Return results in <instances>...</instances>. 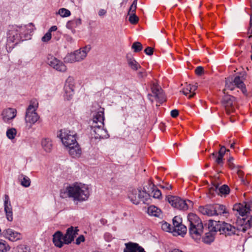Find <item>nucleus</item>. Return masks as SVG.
<instances>
[{"mask_svg":"<svg viewBox=\"0 0 252 252\" xmlns=\"http://www.w3.org/2000/svg\"><path fill=\"white\" fill-rule=\"evenodd\" d=\"M90 195L89 189L87 185L75 183L61 190L60 196L63 198L67 197L72 198L74 201H83L87 200Z\"/></svg>","mask_w":252,"mask_h":252,"instance_id":"obj_2","label":"nucleus"},{"mask_svg":"<svg viewBox=\"0 0 252 252\" xmlns=\"http://www.w3.org/2000/svg\"><path fill=\"white\" fill-rule=\"evenodd\" d=\"M23 177L21 181V185L25 187H29L31 184L30 178L26 176L22 175Z\"/></svg>","mask_w":252,"mask_h":252,"instance_id":"obj_42","label":"nucleus"},{"mask_svg":"<svg viewBox=\"0 0 252 252\" xmlns=\"http://www.w3.org/2000/svg\"><path fill=\"white\" fill-rule=\"evenodd\" d=\"M141 69L137 72V76L139 78H143L147 76V73L145 70L141 68Z\"/></svg>","mask_w":252,"mask_h":252,"instance_id":"obj_49","label":"nucleus"},{"mask_svg":"<svg viewBox=\"0 0 252 252\" xmlns=\"http://www.w3.org/2000/svg\"><path fill=\"white\" fill-rule=\"evenodd\" d=\"M226 152H229V150H226L224 146H222L218 152L213 153L210 158L214 159L216 165L222 166L223 164V156Z\"/></svg>","mask_w":252,"mask_h":252,"instance_id":"obj_15","label":"nucleus"},{"mask_svg":"<svg viewBox=\"0 0 252 252\" xmlns=\"http://www.w3.org/2000/svg\"><path fill=\"white\" fill-rule=\"evenodd\" d=\"M127 58L128 66L133 70H138L141 68V66L133 58Z\"/></svg>","mask_w":252,"mask_h":252,"instance_id":"obj_34","label":"nucleus"},{"mask_svg":"<svg viewBox=\"0 0 252 252\" xmlns=\"http://www.w3.org/2000/svg\"><path fill=\"white\" fill-rule=\"evenodd\" d=\"M182 218H180L179 216H175L173 219V226L172 229L173 231L174 230V228H176L178 227H179V226L180 225V224H182Z\"/></svg>","mask_w":252,"mask_h":252,"instance_id":"obj_38","label":"nucleus"},{"mask_svg":"<svg viewBox=\"0 0 252 252\" xmlns=\"http://www.w3.org/2000/svg\"><path fill=\"white\" fill-rule=\"evenodd\" d=\"M129 21L132 24H136L139 20L138 17L135 15V14H129Z\"/></svg>","mask_w":252,"mask_h":252,"instance_id":"obj_43","label":"nucleus"},{"mask_svg":"<svg viewBox=\"0 0 252 252\" xmlns=\"http://www.w3.org/2000/svg\"><path fill=\"white\" fill-rule=\"evenodd\" d=\"M137 0H134L132 4L131 5L130 7H129V11H128V14H135V11L136 9V5H137Z\"/></svg>","mask_w":252,"mask_h":252,"instance_id":"obj_44","label":"nucleus"},{"mask_svg":"<svg viewBox=\"0 0 252 252\" xmlns=\"http://www.w3.org/2000/svg\"><path fill=\"white\" fill-rule=\"evenodd\" d=\"M17 110L12 108H7L3 110L1 113L2 120L5 123H9L16 116Z\"/></svg>","mask_w":252,"mask_h":252,"instance_id":"obj_18","label":"nucleus"},{"mask_svg":"<svg viewBox=\"0 0 252 252\" xmlns=\"http://www.w3.org/2000/svg\"><path fill=\"white\" fill-rule=\"evenodd\" d=\"M197 86L196 85H191L190 84H188L187 86L184 88L182 92L185 95L187 96L188 94H190L189 95V98H191L193 97L195 93L194 91L197 89Z\"/></svg>","mask_w":252,"mask_h":252,"instance_id":"obj_28","label":"nucleus"},{"mask_svg":"<svg viewBox=\"0 0 252 252\" xmlns=\"http://www.w3.org/2000/svg\"><path fill=\"white\" fill-rule=\"evenodd\" d=\"M216 189L217 193L221 196L227 195L230 192L229 188L225 185H222L220 188L217 186Z\"/></svg>","mask_w":252,"mask_h":252,"instance_id":"obj_31","label":"nucleus"},{"mask_svg":"<svg viewBox=\"0 0 252 252\" xmlns=\"http://www.w3.org/2000/svg\"><path fill=\"white\" fill-rule=\"evenodd\" d=\"M91 48L90 45H87L75 51L74 54L77 62L84 60L86 58L87 53L90 51Z\"/></svg>","mask_w":252,"mask_h":252,"instance_id":"obj_22","label":"nucleus"},{"mask_svg":"<svg viewBox=\"0 0 252 252\" xmlns=\"http://www.w3.org/2000/svg\"><path fill=\"white\" fill-rule=\"evenodd\" d=\"M233 160L234 158L233 157H230L227 160L228 166L231 169H233L235 167V165L233 162Z\"/></svg>","mask_w":252,"mask_h":252,"instance_id":"obj_51","label":"nucleus"},{"mask_svg":"<svg viewBox=\"0 0 252 252\" xmlns=\"http://www.w3.org/2000/svg\"><path fill=\"white\" fill-rule=\"evenodd\" d=\"M199 212L203 215L208 216H216L214 205H207L199 208Z\"/></svg>","mask_w":252,"mask_h":252,"instance_id":"obj_26","label":"nucleus"},{"mask_svg":"<svg viewBox=\"0 0 252 252\" xmlns=\"http://www.w3.org/2000/svg\"><path fill=\"white\" fill-rule=\"evenodd\" d=\"M66 40L68 42H72L73 41V39L72 38V37L69 35L66 36Z\"/></svg>","mask_w":252,"mask_h":252,"instance_id":"obj_61","label":"nucleus"},{"mask_svg":"<svg viewBox=\"0 0 252 252\" xmlns=\"http://www.w3.org/2000/svg\"><path fill=\"white\" fill-rule=\"evenodd\" d=\"M148 213L150 215L159 217L161 215V210L157 207L152 205L148 207Z\"/></svg>","mask_w":252,"mask_h":252,"instance_id":"obj_33","label":"nucleus"},{"mask_svg":"<svg viewBox=\"0 0 252 252\" xmlns=\"http://www.w3.org/2000/svg\"><path fill=\"white\" fill-rule=\"evenodd\" d=\"M241 181L242 183L245 186H247L249 184V182L247 180H245L244 178L241 179Z\"/></svg>","mask_w":252,"mask_h":252,"instance_id":"obj_60","label":"nucleus"},{"mask_svg":"<svg viewBox=\"0 0 252 252\" xmlns=\"http://www.w3.org/2000/svg\"><path fill=\"white\" fill-rule=\"evenodd\" d=\"M79 229L77 227L71 226L67 229L64 236V243L68 245L74 241L75 237L78 235Z\"/></svg>","mask_w":252,"mask_h":252,"instance_id":"obj_17","label":"nucleus"},{"mask_svg":"<svg viewBox=\"0 0 252 252\" xmlns=\"http://www.w3.org/2000/svg\"><path fill=\"white\" fill-rule=\"evenodd\" d=\"M235 86L240 89L244 95L246 96L248 95L245 84L240 76H236L232 81H226L225 87L228 89L232 91Z\"/></svg>","mask_w":252,"mask_h":252,"instance_id":"obj_11","label":"nucleus"},{"mask_svg":"<svg viewBox=\"0 0 252 252\" xmlns=\"http://www.w3.org/2000/svg\"><path fill=\"white\" fill-rule=\"evenodd\" d=\"M17 252H30V249L25 245H20L17 247Z\"/></svg>","mask_w":252,"mask_h":252,"instance_id":"obj_46","label":"nucleus"},{"mask_svg":"<svg viewBox=\"0 0 252 252\" xmlns=\"http://www.w3.org/2000/svg\"><path fill=\"white\" fill-rule=\"evenodd\" d=\"M242 220V221H244L245 222L242 229L243 232H245L248 229L252 226V216L249 217L247 216L246 218H243Z\"/></svg>","mask_w":252,"mask_h":252,"instance_id":"obj_32","label":"nucleus"},{"mask_svg":"<svg viewBox=\"0 0 252 252\" xmlns=\"http://www.w3.org/2000/svg\"><path fill=\"white\" fill-rule=\"evenodd\" d=\"M47 63L58 71L65 72L67 68L64 64L55 57L49 55L47 57Z\"/></svg>","mask_w":252,"mask_h":252,"instance_id":"obj_13","label":"nucleus"},{"mask_svg":"<svg viewBox=\"0 0 252 252\" xmlns=\"http://www.w3.org/2000/svg\"><path fill=\"white\" fill-rule=\"evenodd\" d=\"M67 147L68 148L69 153L72 158L80 157L81 154V150L77 143Z\"/></svg>","mask_w":252,"mask_h":252,"instance_id":"obj_27","label":"nucleus"},{"mask_svg":"<svg viewBox=\"0 0 252 252\" xmlns=\"http://www.w3.org/2000/svg\"><path fill=\"white\" fill-rule=\"evenodd\" d=\"M214 205L216 216L222 215L227 217L229 215V209L225 205L220 204Z\"/></svg>","mask_w":252,"mask_h":252,"instance_id":"obj_25","label":"nucleus"},{"mask_svg":"<svg viewBox=\"0 0 252 252\" xmlns=\"http://www.w3.org/2000/svg\"><path fill=\"white\" fill-rule=\"evenodd\" d=\"M161 227L163 230L166 231L170 232L173 230L172 227L166 222L162 224Z\"/></svg>","mask_w":252,"mask_h":252,"instance_id":"obj_45","label":"nucleus"},{"mask_svg":"<svg viewBox=\"0 0 252 252\" xmlns=\"http://www.w3.org/2000/svg\"><path fill=\"white\" fill-rule=\"evenodd\" d=\"M10 249V247L6 242L0 239V252H7Z\"/></svg>","mask_w":252,"mask_h":252,"instance_id":"obj_35","label":"nucleus"},{"mask_svg":"<svg viewBox=\"0 0 252 252\" xmlns=\"http://www.w3.org/2000/svg\"><path fill=\"white\" fill-rule=\"evenodd\" d=\"M33 30L34 25L32 23L26 25L10 27L7 33L8 44L13 43L16 45L21 41L29 39L31 33Z\"/></svg>","mask_w":252,"mask_h":252,"instance_id":"obj_1","label":"nucleus"},{"mask_svg":"<svg viewBox=\"0 0 252 252\" xmlns=\"http://www.w3.org/2000/svg\"><path fill=\"white\" fill-rule=\"evenodd\" d=\"M251 208H252V202H244L243 204L239 203L234 205L233 210L236 211L242 217L247 216L250 213Z\"/></svg>","mask_w":252,"mask_h":252,"instance_id":"obj_14","label":"nucleus"},{"mask_svg":"<svg viewBox=\"0 0 252 252\" xmlns=\"http://www.w3.org/2000/svg\"><path fill=\"white\" fill-rule=\"evenodd\" d=\"M159 186L160 188L166 190L171 189L172 188V185L168 183H163L162 185H159Z\"/></svg>","mask_w":252,"mask_h":252,"instance_id":"obj_50","label":"nucleus"},{"mask_svg":"<svg viewBox=\"0 0 252 252\" xmlns=\"http://www.w3.org/2000/svg\"><path fill=\"white\" fill-rule=\"evenodd\" d=\"M187 231V227L185 225L182 224L179 226V227H178L176 228H174V230L173 231L177 232L178 235H182L186 234Z\"/></svg>","mask_w":252,"mask_h":252,"instance_id":"obj_36","label":"nucleus"},{"mask_svg":"<svg viewBox=\"0 0 252 252\" xmlns=\"http://www.w3.org/2000/svg\"><path fill=\"white\" fill-rule=\"evenodd\" d=\"M2 235L6 239L11 241H16L21 238V234L11 228H8L4 230L2 232Z\"/></svg>","mask_w":252,"mask_h":252,"instance_id":"obj_19","label":"nucleus"},{"mask_svg":"<svg viewBox=\"0 0 252 252\" xmlns=\"http://www.w3.org/2000/svg\"><path fill=\"white\" fill-rule=\"evenodd\" d=\"M171 116L172 117L175 118L179 115V111L177 109H174L171 111Z\"/></svg>","mask_w":252,"mask_h":252,"instance_id":"obj_55","label":"nucleus"},{"mask_svg":"<svg viewBox=\"0 0 252 252\" xmlns=\"http://www.w3.org/2000/svg\"><path fill=\"white\" fill-rule=\"evenodd\" d=\"M100 222L102 224L104 225L107 223V220L104 219H101L100 220Z\"/></svg>","mask_w":252,"mask_h":252,"instance_id":"obj_62","label":"nucleus"},{"mask_svg":"<svg viewBox=\"0 0 252 252\" xmlns=\"http://www.w3.org/2000/svg\"><path fill=\"white\" fill-rule=\"evenodd\" d=\"M38 106V102L36 99H32L30 101V105L26 110L25 122L29 128L32 127L39 119V116L36 112Z\"/></svg>","mask_w":252,"mask_h":252,"instance_id":"obj_5","label":"nucleus"},{"mask_svg":"<svg viewBox=\"0 0 252 252\" xmlns=\"http://www.w3.org/2000/svg\"><path fill=\"white\" fill-rule=\"evenodd\" d=\"M188 220L189 223V232L191 237L195 240L200 239L205 229L202 221L196 215L193 213L188 215Z\"/></svg>","mask_w":252,"mask_h":252,"instance_id":"obj_4","label":"nucleus"},{"mask_svg":"<svg viewBox=\"0 0 252 252\" xmlns=\"http://www.w3.org/2000/svg\"><path fill=\"white\" fill-rule=\"evenodd\" d=\"M152 192L153 196L155 198H159L161 196V192L158 189H154Z\"/></svg>","mask_w":252,"mask_h":252,"instance_id":"obj_48","label":"nucleus"},{"mask_svg":"<svg viewBox=\"0 0 252 252\" xmlns=\"http://www.w3.org/2000/svg\"><path fill=\"white\" fill-rule=\"evenodd\" d=\"M63 241L64 236L61 231H58L53 235V242L56 247L62 248L65 244Z\"/></svg>","mask_w":252,"mask_h":252,"instance_id":"obj_23","label":"nucleus"},{"mask_svg":"<svg viewBox=\"0 0 252 252\" xmlns=\"http://www.w3.org/2000/svg\"><path fill=\"white\" fill-rule=\"evenodd\" d=\"M4 212L6 219L8 221H11L13 220V212L11 202L8 195H4Z\"/></svg>","mask_w":252,"mask_h":252,"instance_id":"obj_21","label":"nucleus"},{"mask_svg":"<svg viewBox=\"0 0 252 252\" xmlns=\"http://www.w3.org/2000/svg\"><path fill=\"white\" fill-rule=\"evenodd\" d=\"M248 34H251V35L249 36V38H251L252 36V35H251V34H252V20H251L250 22V27L248 29Z\"/></svg>","mask_w":252,"mask_h":252,"instance_id":"obj_57","label":"nucleus"},{"mask_svg":"<svg viewBox=\"0 0 252 252\" xmlns=\"http://www.w3.org/2000/svg\"><path fill=\"white\" fill-rule=\"evenodd\" d=\"M237 175L238 176V177L241 179L242 178H244V173L243 171L240 170H238L237 172Z\"/></svg>","mask_w":252,"mask_h":252,"instance_id":"obj_58","label":"nucleus"},{"mask_svg":"<svg viewBox=\"0 0 252 252\" xmlns=\"http://www.w3.org/2000/svg\"><path fill=\"white\" fill-rule=\"evenodd\" d=\"M41 146L46 152H51L53 147L52 140L48 138L43 139L41 141Z\"/></svg>","mask_w":252,"mask_h":252,"instance_id":"obj_29","label":"nucleus"},{"mask_svg":"<svg viewBox=\"0 0 252 252\" xmlns=\"http://www.w3.org/2000/svg\"><path fill=\"white\" fill-rule=\"evenodd\" d=\"M17 133L16 129L15 128L8 129L6 131V136L10 139H13L15 138Z\"/></svg>","mask_w":252,"mask_h":252,"instance_id":"obj_39","label":"nucleus"},{"mask_svg":"<svg viewBox=\"0 0 252 252\" xmlns=\"http://www.w3.org/2000/svg\"><path fill=\"white\" fill-rule=\"evenodd\" d=\"M74 52L73 54H70L66 56L64 58V62L67 63H73L77 62Z\"/></svg>","mask_w":252,"mask_h":252,"instance_id":"obj_41","label":"nucleus"},{"mask_svg":"<svg viewBox=\"0 0 252 252\" xmlns=\"http://www.w3.org/2000/svg\"><path fill=\"white\" fill-rule=\"evenodd\" d=\"M128 196L131 202L136 205L141 202L144 204L148 203L150 199L149 193L139 189H131Z\"/></svg>","mask_w":252,"mask_h":252,"instance_id":"obj_7","label":"nucleus"},{"mask_svg":"<svg viewBox=\"0 0 252 252\" xmlns=\"http://www.w3.org/2000/svg\"><path fill=\"white\" fill-rule=\"evenodd\" d=\"M132 49L134 50V52L135 53L139 52L142 50V45L139 42H135L133 43Z\"/></svg>","mask_w":252,"mask_h":252,"instance_id":"obj_40","label":"nucleus"},{"mask_svg":"<svg viewBox=\"0 0 252 252\" xmlns=\"http://www.w3.org/2000/svg\"><path fill=\"white\" fill-rule=\"evenodd\" d=\"M215 225L212 227L215 231H219L220 234H224L225 236L232 235L236 234L237 231H242V227L244 225L245 222L243 221L241 226L239 228H236L231 224L226 223L224 221H214Z\"/></svg>","mask_w":252,"mask_h":252,"instance_id":"obj_6","label":"nucleus"},{"mask_svg":"<svg viewBox=\"0 0 252 252\" xmlns=\"http://www.w3.org/2000/svg\"><path fill=\"white\" fill-rule=\"evenodd\" d=\"M235 144V142H233V143H232L231 145H230V148H233L234 149V145Z\"/></svg>","mask_w":252,"mask_h":252,"instance_id":"obj_64","label":"nucleus"},{"mask_svg":"<svg viewBox=\"0 0 252 252\" xmlns=\"http://www.w3.org/2000/svg\"><path fill=\"white\" fill-rule=\"evenodd\" d=\"M170 252H183L181 250H179V249H174V250H172Z\"/></svg>","mask_w":252,"mask_h":252,"instance_id":"obj_63","label":"nucleus"},{"mask_svg":"<svg viewBox=\"0 0 252 252\" xmlns=\"http://www.w3.org/2000/svg\"><path fill=\"white\" fill-rule=\"evenodd\" d=\"M125 245L124 252H145L144 249L137 243L129 242Z\"/></svg>","mask_w":252,"mask_h":252,"instance_id":"obj_24","label":"nucleus"},{"mask_svg":"<svg viewBox=\"0 0 252 252\" xmlns=\"http://www.w3.org/2000/svg\"><path fill=\"white\" fill-rule=\"evenodd\" d=\"M167 199L172 206L181 210H187L193 205L191 201L185 200L176 196H168Z\"/></svg>","mask_w":252,"mask_h":252,"instance_id":"obj_8","label":"nucleus"},{"mask_svg":"<svg viewBox=\"0 0 252 252\" xmlns=\"http://www.w3.org/2000/svg\"><path fill=\"white\" fill-rule=\"evenodd\" d=\"M195 72L196 75L200 76L204 73V68L201 66H197L195 70Z\"/></svg>","mask_w":252,"mask_h":252,"instance_id":"obj_52","label":"nucleus"},{"mask_svg":"<svg viewBox=\"0 0 252 252\" xmlns=\"http://www.w3.org/2000/svg\"><path fill=\"white\" fill-rule=\"evenodd\" d=\"M52 37V34L48 31L42 37V41L44 42L49 41Z\"/></svg>","mask_w":252,"mask_h":252,"instance_id":"obj_47","label":"nucleus"},{"mask_svg":"<svg viewBox=\"0 0 252 252\" xmlns=\"http://www.w3.org/2000/svg\"><path fill=\"white\" fill-rule=\"evenodd\" d=\"M107 13V11L106 10L104 9H100L98 12V15L99 16H103L104 15H105Z\"/></svg>","mask_w":252,"mask_h":252,"instance_id":"obj_56","label":"nucleus"},{"mask_svg":"<svg viewBox=\"0 0 252 252\" xmlns=\"http://www.w3.org/2000/svg\"><path fill=\"white\" fill-rule=\"evenodd\" d=\"M235 97L230 95H225L222 98L221 104L227 115H230L235 111Z\"/></svg>","mask_w":252,"mask_h":252,"instance_id":"obj_12","label":"nucleus"},{"mask_svg":"<svg viewBox=\"0 0 252 252\" xmlns=\"http://www.w3.org/2000/svg\"><path fill=\"white\" fill-rule=\"evenodd\" d=\"M85 241V237L83 235H81L79 236L76 239L75 243L77 245H79L81 242Z\"/></svg>","mask_w":252,"mask_h":252,"instance_id":"obj_53","label":"nucleus"},{"mask_svg":"<svg viewBox=\"0 0 252 252\" xmlns=\"http://www.w3.org/2000/svg\"><path fill=\"white\" fill-rule=\"evenodd\" d=\"M57 30V27L56 26H52L49 30H48V32H50V33H51L52 32H55Z\"/></svg>","mask_w":252,"mask_h":252,"instance_id":"obj_59","label":"nucleus"},{"mask_svg":"<svg viewBox=\"0 0 252 252\" xmlns=\"http://www.w3.org/2000/svg\"><path fill=\"white\" fill-rule=\"evenodd\" d=\"M104 109L100 108L99 110L94 115L92 129L95 133V139H103L106 138L108 134L106 129L103 128L104 126Z\"/></svg>","mask_w":252,"mask_h":252,"instance_id":"obj_3","label":"nucleus"},{"mask_svg":"<svg viewBox=\"0 0 252 252\" xmlns=\"http://www.w3.org/2000/svg\"><path fill=\"white\" fill-rule=\"evenodd\" d=\"M144 52L148 55H152L153 54V49L150 47H148L145 49Z\"/></svg>","mask_w":252,"mask_h":252,"instance_id":"obj_54","label":"nucleus"},{"mask_svg":"<svg viewBox=\"0 0 252 252\" xmlns=\"http://www.w3.org/2000/svg\"><path fill=\"white\" fill-rule=\"evenodd\" d=\"M57 14H59L62 17H67L71 15V12L66 8H62L59 10Z\"/></svg>","mask_w":252,"mask_h":252,"instance_id":"obj_37","label":"nucleus"},{"mask_svg":"<svg viewBox=\"0 0 252 252\" xmlns=\"http://www.w3.org/2000/svg\"><path fill=\"white\" fill-rule=\"evenodd\" d=\"M59 137L63 144L66 147H70L77 143L76 141V133L73 131L68 129H62Z\"/></svg>","mask_w":252,"mask_h":252,"instance_id":"obj_9","label":"nucleus"},{"mask_svg":"<svg viewBox=\"0 0 252 252\" xmlns=\"http://www.w3.org/2000/svg\"><path fill=\"white\" fill-rule=\"evenodd\" d=\"M74 80L73 77L69 76L66 80L64 86L63 96L65 100L71 99L74 94Z\"/></svg>","mask_w":252,"mask_h":252,"instance_id":"obj_10","label":"nucleus"},{"mask_svg":"<svg viewBox=\"0 0 252 252\" xmlns=\"http://www.w3.org/2000/svg\"><path fill=\"white\" fill-rule=\"evenodd\" d=\"M215 225L214 221L210 220L208 224L209 232H205V236L202 238L203 242L206 244H210L214 240V234L216 231L212 229V227Z\"/></svg>","mask_w":252,"mask_h":252,"instance_id":"obj_20","label":"nucleus"},{"mask_svg":"<svg viewBox=\"0 0 252 252\" xmlns=\"http://www.w3.org/2000/svg\"><path fill=\"white\" fill-rule=\"evenodd\" d=\"M82 20L80 18H74L68 21L66 24V27L69 30H74L77 27L81 25Z\"/></svg>","mask_w":252,"mask_h":252,"instance_id":"obj_30","label":"nucleus"},{"mask_svg":"<svg viewBox=\"0 0 252 252\" xmlns=\"http://www.w3.org/2000/svg\"><path fill=\"white\" fill-rule=\"evenodd\" d=\"M151 90L154 96L159 104L166 100L162 89L158 84L154 83L151 87Z\"/></svg>","mask_w":252,"mask_h":252,"instance_id":"obj_16","label":"nucleus"}]
</instances>
